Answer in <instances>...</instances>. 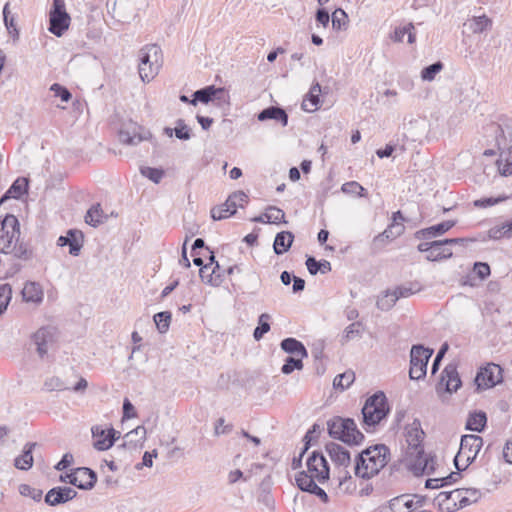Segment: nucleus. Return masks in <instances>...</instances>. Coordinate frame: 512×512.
I'll list each match as a JSON object with an SVG mask.
<instances>
[{"instance_id": "nucleus-1", "label": "nucleus", "mask_w": 512, "mask_h": 512, "mask_svg": "<svg viewBox=\"0 0 512 512\" xmlns=\"http://www.w3.org/2000/svg\"><path fill=\"white\" fill-rule=\"evenodd\" d=\"M389 457V448L384 444L371 446L356 457L354 473L362 479H370L387 465Z\"/></svg>"}, {"instance_id": "nucleus-2", "label": "nucleus", "mask_w": 512, "mask_h": 512, "mask_svg": "<svg viewBox=\"0 0 512 512\" xmlns=\"http://www.w3.org/2000/svg\"><path fill=\"white\" fill-rule=\"evenodd\" d=\"M488 130L494 134L501 173L503 175L512 174V118H501L499 122L491 123Z\"/></svg>"}, {"instance_id": "nucleus-3", "label": "nucleus", "mask_w": 512, "mask_h": 512, "mask_svg": "<svg viewBox=\"0 0 512 512\" xmlns=\"http://www.w3.org/2000/svg\"><path fill=\"white\" fill-rule=\"evenodd\" d=\"M327 431L331 438L350 446L359 445L364 440L363 433L352 418L332 417L327 421Z\"/></svg>"}, {"instance_id": "nucleus-4", "label": "nucleus", "mask_w": 512, "mask_h": 512, "mask_svg": "<svg viewBox=\"0 0 512 512\" xmlns=\"http://www.w3.org/2000/svg\"><path fill=\"white\" fill-rule=\"evenodd\" d=\"M389 410L387 398L382 391H378L370 396L362 408L363 423L366 426V430L370 427H375L386 418Z\"/></svg>"}, {"instance_id": "nucleus-5", "label": "nucleus", "mask_w": 512, "mask_h": 512, "mask_svg": "<svg viewBox=\"0 0 512 512\" xmlns=\"http://www.w3.org/2000/svg\"><path fill=\"white\" fill-rule=\"evenodd\" d=\"M482 445L483 439L478 435L462 436L459 451L454 458L456 469L465 470L476 459Z\"/></svg>"}, {"instance_id": "nucleus-6", "label": "nucleus", "mask_w": 512, "mask_h": 512, "mask_svg": "<svg viewBox=\"0 0 512 512\" xmlns=\"http://www.w3.org/2000/svg\"><path fill=\"white\" fill-rule=\"evenodd\" d=\"M306 466L307 471L299 473H305L313 482L324 484L329 480L330 467L322 452L313 451L306 460Z\"/></svg>"}, {"instance_id": "nucleus-7", "label": "nucleus", "mask_w": 512, "mask_h": 512, "mask_svg": "<svg viewBox=\"0 0 512 512\" xmlns=\"http://www.w3.org/2000/svg\"><path fill=\"white\" fill-rule=\"evenodd\" d=\"M433 352V349L420 344L412 346L410 352V379L420 380L426 376L427 364Z\"/></svg>"}, {"instance_id": "nucleus-8", "label": "nucleus", "mask_w": 512, "mask_h": 512, "mask_svg": "<svg viewBox=\"0 0 512 512\" xmlns=\"http://www.w3.org/2000/svg\"><path fill=\"white\" fill-rule=\"evenodd\" d=\"M71 17L66 11L64 0H53L49 12V32L56 37H61L70 26Z\"/></svg>"}, {"instance_id": "nucleus-9", "label": "nucleus", "mask_w": 512, "mask_h": 512, "mask_svg": "<svg viewBox=\"0 0 512 512\" xmlns=\"http://www.w3.org/2000/svg\"><path fill=\"white\" fill-rule=\"evenodd\" d=\"M20 237V224L16 216L7 214L0 219V253H9L12 243Z\"/></svg>"}, {"instance_id": "nucleus-10", "label": "nucleus", "mask_w": 512, "mask_h": 512, "mask_svg": "<svg viewBox=\"0 0 512 512\" xmlns=\"http://www.w3.org/2000/svg\"><path fill=\"white\" fill-rule=\"evenodd\" d=\"M57 329L53 326L39 328L31 337L39 358L44 359L57 342Z\"/></svg>"}, {"instance_id": "nucleus-11", "label": "nucleus", "mask_w": 512, "mask_h": 512, "mask_svg": "<svg viewBox=\"0 0 512 512\" xmlns=\"http://www.w3.org/2000/svg\"><path fill=\"white\" fill-rule=\"evenodd\" d=\"M503 380L502 368L495 363H489L481 368L476 377L477 390H485L496 386Z\"/></svg>"}, {"instance_id": "nucleus-12", "label": "nucleus", "mask_w": 512, "mask_h": 512, "mask_svg": "<svg viewBox=\"0 0 512 512\" xmlns=\"http://www.w3.org/2000/svg\"><path fill=\"white\" fill-rule=\"evenodd\" d=\"M197 102L204 104L216 102L218 106H223L229 103V95L224 88L210 85L194 92L191 104L196 105Z\"/></svg>"}, {"instance_id": "nucleus-13", "label": "nucleus", "mask_w": 512, "mask_h": 512, "mask_svg": "<svg viewBox=\"0 0 512 512\" xmlns=\"http://www.w3.org/2000/svg\"><path fill=\"white\" fill-rule=\"evenodd\" d=\"M423 502L424 499L417 495H400L391 499L388 505L380 509V512H410L411 509L421 508Z\"/></svg>"}, {"instance_id": "nucleus-14", "label": "nucleus", "mask_w": 512, "mask_h": 512, "mask_svg": "<svg viewBox=\"0 0 512 512\" xmlns=\"http://www.w3.org/2000/svg\"><path fill=\"white\" fill-rule=\"evenodd\" d=\"M408 454L411 457L414 456V460L411 461L410 465L415 475H430L434 472L436 464L435 458L426 454L423 448L419 450L408 451Z\"/></svg>"}, {"instance_id": "nucleus-15", "label": "nucleus", "mask_w": 512, "mask_h": 512, "mask_svg": "<svg viewBox=\"0 0 512 512\" xmlns=\"http://www.w3.org/2000/svg\"><path fill=\"white\" fill-rule=\"evenodd\" d=\"M462 385L460 376L455 364H448L441 373L440 381L437 385V391L444 390L451 394L456 392Z\"/></svg>"}, {"instance_id": "nucleus-16", "label": "nucleus", "mask_w": 512, "mask_h": 512, "mask_svg": "<svg viewBox=\"0 0 512 512\" xmlns=\"http://www.w3.org/2000/svg\"><path fill=\"white\" fill-rule=\"evenodd\" d=\"M325 450L335 466L347 468L350 465V452L342 445L335 442H329L325 445Z\"/></svg>"}, {"instance_id": "nucleus-17", "label": "nucleus", "mask_w": 512, "mask_h": 512, "mask_svg": "<svg viewBox=\"0 0 512 512\" xmlns=\"http://www.w3.org/2000/svg\"><path fill=\"white\" fill-rule=\"evenodd\" d=\"M424 431L421 427V422L414 419L411 424L405 427V437L408 443V451L419 450L423 448L422 442L424 439Z\"/></svg>"}, {"instance_id": "nucleus-18", "label": "nucleus", "mask_w": 512, "mask_h": 512, "mask_svg": "<svg viewBox=\"0 0 512 512\" xmlns=\"http://www.w3.org/2000/svg\"><path fill=\"white\" fill-rule=\"evenodd\" d=\"M77 496V492L67 486H59L54 487L50 489L46 496H45V502L50 506H56L59 504H64L72 499H74Z\"/></svg>"}, {"instance_id": "nucleus-19", "label": "nucleus", "mask_w": 512, "mask_h": 512, "mask_svg": "<svg viewBox=\"0 0 512 512\" xmlns=\"http://www.w3.org/2000/svg\"><path fill=\"white\" fill-rule=\"evenodd\" d=\"M225 271L221 270L218 262L212 267V263H207L199 270L201 280L211 286H219L224 281Z\"/></svg>"}, {"instance_id": "nucleus-20", "label": "nucleus", "mask_w": 512, "mask_h": 512, "mask_svg": "<svg viewBox=\"0 0 512 512\" xmlns=\"http://www.w3.org/2000/svg\"><path fill=\"white\" fill-rule=\"evenodd\" d=\"M295 481L300 490L316 495L323 502L328 501V495L317 485L318 482H313V479L307 477L305 473H298L295 477Z\"/></svg>"}, {"instance_id": "nucleus-21", "label": "nucleus", "mask_w": 512, "mask_h": 512, "mask_svg": "<svg viewBox=\"0 0 512 512\" xmlns=\"http://www.w3.org/2000/svg\"><path fill=\"white\" fill-rule=\"evenodd\" d=\"M75 485L82 490L92 489L97 481V475L95 471L87 467H80L75 469Z\"/></svg>"}, {"instance_id": "nucleus-22", "label": "nucleus", "mask_w": 512, "mask_h": 512, "mask_svg": "<svg viewBox=\"0 0 512 512\" xmlns=\"http://www.w3.org/2000/svg\"><path fill=\"white\" fill-rule=\"evenodd\" d=\"M83 235L80 231L69 230L65 236H60L57 240L59 246H69V253L78 256L82 248Z\"/></svg>"}, {"instance_id": "nucleus-23", "label": "nucleus", "mask_w": 512, "mask_h": 512, "mask_svg": "<svg viewBox=\"0 0 512 512\" xmlns=\"http://www.w3.org/2000/svg\"><path fill=\"white\" fill-rule=\"evenodd\" d=\"M404 231V226L401 223H391L382 233L378 234L373 239V246L375 248H382L385 241L395 239L400 236Z\"/></svg>"}, {"instance_id": "nucleus-24", "label": "nucleus", "mask_w": 512, "mask_h": 512, "mask_svg": "<svg viewBox=\"0 0 512 512\" xmlns=\"http://www.w3.org/2000/svg\"><path fill=\"white\" fill-rule=\"evenodd\" d=\"M259 121L275 120L281 123L283 127L288 125V114L286 111L278 106H269L263 109L258 115Z\"/></svg>"}, {"instance_id": "nucleus-25", "label": "nucleus", "mask_w": 512, "mask_h": 512, "mask_svg": "<svg viewBox=\"0 0 512 512\" xmlns=\"http://www.w3.org/2000/svg\"><path fill=\"white\" fill-rule=\"evenodd\" d=\"M455 224H456L455 220L444 221L439 224L430 226L428 228L421 229V230L417 231L415 235L417 238L438 237V236L446 233L447 231H449L452 227L455 226Z\"/></svg>"}, {"instance_id": "nucleus-26", "label": "nucleus", "mask_w": 512, "mask_h": 512, "mask_svg": "<svg viewBox=\"0 0 512 512\" xmlns=\"http://www.w3.org/2000/svg\"><path fill=\"white\" fill-rule=\"evenodd\" d=\"M22 298L25 302L39 304L43 301V290L39 283L28 281L25 283L22 291Z\"/></svg>"}, {"instance_id": "nucleus-27", "label": "nucleus", "mask_w": 512, "mask_h": 512, "mask_svg": "<svg viewBox=\"0 0 512 512\" xmlns=\"http://www.w3.org/2000/svg\"><path fill=\"white\" fill-rule=\"evenodd\" d=\"M281 349L291 355H295L296 357L306 358L308 357V351L303 345V343L296 338L288 337L281 341L280 343Z\"/></svg>"}, {"instance_id": "nucleus-28", "label": "nucleus", "mask_w": 512, "mask_h": 512, "mask_svg": "<svg viewBox=\"0 0 512 512\" xmlns=\"http://www.w3.org/2000/svg\"><path fill=\"white\" fill-rule=\"evenodd\" d=\"M153 59L161 61V49L159 46L153 44L142 48L139 52V70L146 71L147 64L151 63Z\"/></svg>"}, {"instance_id": "nucleus-29", "label": "nucleus", "mask_w": 512, "mask_h": 512, "mask_svg": "<svg viewBox=\"0 0 512 512\" xmlns=\"http://www.w3.org/2000/svg\"><path fill=\"white\" fill-rule=\"evenodd\" d=\"M37 443L28 442L25 444L21 455L15 458L14 465L20 470H29L33 466V450Z\"/></svg>"}, {"instance_id": "nucleus-30", "label": "nucleus", "mask_w": 512, "mask_h": 512, "mask_svg": "<svg viewBox=\"0 0 512 512\" xmlns=\"http://www.w3.org/2000/svg\"><path fill=\"white\" fill-rule=\"evenodd\" d=\"M294 240V235L289 231H282L276 234L273 249L275 254L282 255L287 252Z\"/></svg>"}, {"instance_id": "nucleus-31", "label": "nucleus", "mask_w": 512, "mask_h": 512, "mask_svg": "<svg viewBox=\"0 0 512 512\" xmlns=\"http://www.w3.org/2000/svg\"><path fill=\"white\" fill-rule=\"evenodd\" d=\"M9 253L17 259L23 261H29L34 256V251L29 243L20 240V237L16 239L14 246H11Z\"/></svg>"}, {"instance_id": "nucleus-32", "label": "nucleus", "mask_w": 512, "mask_h": 512, "mask_svg": "<svg viewBox=\"0 0 512 512\" xmlns=\"http://www.w3.org/2000/svg\"><path fill=\"white\" fill-rule=\"evenodd\" d=\"M453 255L451 248L445 247V245L438 241H432L431 250L429 254L426 255V259L428 261H439L442 259H448Z\"/></svg>"}, {"instance_id": "nucleus-33", "label": "nucleus", "mask_w": 512, "mask_h": 512, "mask_svg": "<svg viewBox=\"0 0 512 512\" xmlns=\"http://www.w3.org/2000/svg\"><path fill=\"white\" fill-rule=\"evenodd\" d=\"M28 182L26 179H17L13 182L7 192L0 199V203L8 198L19 199L24 193L27 192Z\"/></svg>"}, {"instance_id": "nucleus-34", "label": "nucleus", "mask_w": 512, "mask_h": 512, "mask_svg": "<svg viewBox=\"0 0 512 512\" xmlns=\"http://www.w3.org/2000/svg\"><path fill=\"white\" fill-rule=\"evenodd\" d=\"M306 266L311 275H316L318 272L326 274L331 271V263L327 260H316L314 257L309 256L306 259Z\"/></svg>"}, {"instance_id": "nucleus-35", "label": "nucleus", "mask_w": 512, "mask_h": 512, "mask_svg": "<svg viewBox=\"0 0 512 512\" xmlns=\"http://www.w3.org/2000/svg\"><path fill=\"white\" fill-rule=\"evenodd\" d=\"M487 417L482 411L474 412L469 415L466 422V429L470 431L481 432L486 425Z\"/></svg>"}, {"instance_id": "nucleus-36", "label": "nucleus", "mask_w": 512, "mask_h": 512, "mask_svg": "<svg viewBox=\"0 0 512 512\" xmlns=\"http://www.w3.org/2000/svg\"><path fill=\"white\" fill-rule=\"evenodd\" d=\"M120 437V432L116 431L114 428H109L106 431V436L104 440L97 439L94 442V448L99 451H104L113 446L115 441Z\"/></svg>"}, {"instance_id": "nucleus-37", "label": "nucleus", "mask_w": 512, "mask_h": 512, "mask_svg": "<svg viewBox=\"0 0 512 512\" xmlns=\"http://www.w3.org/2000/svg\"><path fill=\"white\" fill-rule=\"evenodd\" d=\"M103 218V210L101 209V205L97 203L87 211L85 215V222L92 227H97L103 222Z\"/></svg>"}, {"instance_id": "nucleus-38", "label": "nucleus", "mask_w": 512, "mask_h": 512, "mask_svg": "<svg viewBox=\"0 0 512 512\" xmlns=\"http://www.w3.org/2000/svg\"><path fill=\"white\" fill-rule=\"evenodd\" d=\"M119 141L126 145H138L140 142L147 140L148 137L146 135H141L136 133L129 132L128 130L121 129L119 131Z\"/></svg>"}, {"instance_id": "nucleus-39", "label": "nucleus", "mask_w": 512, "mask_h": 512, "mask_svg": "<svg viewBox=\"0 0 512 512\" xmlns=\"http://www.w3.org/2000/svg\"><path fill=\"white\" fill-rule=\"evenodd\" d=\"M270 315L267 313H262L258 318V326L255 328L253 332V337L256 341H259L263 338V336L270 331Z\"/></svg>"}, {"instance_id": "nucleus-40", "label": "nucleus", "mask_w": 512, "mask_h": 512, "mask_svg": "<svg viewBox=\"0 0 512 512\" xmlns=\"http://www.w3.org/2000/svg\"><path fill=\"white\" fill-rule=\"evenodd\" d=\"M172 314L169 311L156 313L153 317L156 327L160 333H166L170 327Z\"/></svg>"}, {"instance_id": "nucleus-41", "label": "nucleus", "mask_w": 512, "mask_h": 512, "mask_svg": "<svg viewBox=\"0 0 512 512\" xmlns=\"http://www.w3.org/2000/svg\"><path fill=\"white\" fill-rule=\"evenodd\" d=\"M355 380V374L352 371H346L342 374H339L335 377L333 381V386L336 389L345 390L350 387V385Z\"/></svg>"}, {"instance_id": "nucleus-42", "label": "nucleus", "mask_w": 512, "mask_h": 512, "mask_svg": "<svg viewBox=\"0 0 512 512\" xmlns=\"http://www.w3.org/2000/svg\"><path fill=\"white\" fill-rule=\"evenodd\" d=\"M347 18L348 16L343 9H336L331 16L333 29L338 31L345 30L347 27Z\"/></svg>"}, {"instance_id": "nucleus-43", "label": "nucleus", "mask_w": 512, "mask_h": 512, "mask_svg": "<svg viewBox=\"0 0 512 512\" xmlns=\"http://www.w3.org/2000/svg\"><path fill=\"white\" fill-rule=\"evenodd\" d=\"M492 21L490 18H488L486 15L474 17L471 20L470 28L473 33H482L483 31L487 30L489 27H491Z\"/></svg>"}, {"instance_id": "nucleus-44", "label": "nucleus", "mask_w": 512, "mask_h": 512, "mask_svg": "<svg viewBox=\"0 0 512 512\" xmlns=\"http://www.w3.org/2000/svg\"><path fill=\"white\" fill-rule=\"evenodd\" d=\"M284 217L285 213L282 209L275 206H268L266 208L265 218L267 222L271 224L286 223Z\"/></svg>"}, {"instance_id": "nucleus-45", "label": "nucleus", "mask_w": 512, "mask_h": 512, "mask_svg": "<svg viewBox=\"0 0 512 512\" xmlns=\"http://www.w3.org/2000/svg\"><path fill=\"white\" fill-rule=\"evenodd\" d=\"M396 301L397 296H395L393 292L387 291L385 294L378 297L376 305L378 309L388 311L395 305Z\"/></svg>"}, {"instance_id": "nucleus-46", "label": "nucleus", "mask_w": 512, "mask_h": 512, "mask_svg": "<svg viewBox=\"0 0 512 512\" xmlns=\"http://www.w3.org/2000/svg\"><path fill=\"white\" fill-rule=\"evenodd\" d=\"M161 66V61L153 59V61L146 66V71L139 70V75L144 82L151 81L158 73Z\"/></svg>"}, {"instance_id": "nucleus-47", "label": "nucleus", "mask_w": 512, "mask_h": 512, "mask_svg": "<svg viewBox=\"0 0 512 512\" xmlns=\"http://www.w3.org/2000/svg\"><path fill=\"white\" fill-rule=\"evenodd\" d=\"M465 492H467V494H462L460 503L458 504L460 508H464L472 503L477 502L481 497L480 490L475 488H466Z\"/></svg>"}, {"instance_id": "nucleus-48", "label": "nucleus", "mask_w": 512, "mask_h": 512, "mask_svg": "<svg viewBox=\"0 0 512 512\" xmlns=\"http://www.w3.org/2000/svg\"><path fill=\"white\" fill-rule=\"evenodd\" d=\"M303 358L300 357H287L285 363L281 367V372L285 375L291 374L294 370H301L303 368Z\"/></svg>"}, {"instance_id": "nucleus-49", "label": "nucleus", "mask_w": 512, "mask_h": 512, "mask_svg": "<svg viewBox=\"0 0 512 512\" xmlns=\"http://www.w3.org/2000/svg\"><path fill=\"white\" fill-rule=\"evenodd\" d=\"M443 69V64L440 61H437L425 68L421 71V78L424 81H432L435 79L436 75Z\"/></svg>"}, {"instance_id": "nucleus-50", "label": "nucleus", "mask_w": 512, "mask_h": 512, "mask_svg": "<svg viewBox=\"0 0 512 512\" xmlns=\"http://www.w3.org/2000/svg\"><path fill=\"white\" fill-rule=\"evenodd\" d=\"M248 200V196L243 191H236L232 193L226 202L224 203V206H229L232 208L242 207L243 203H246Z\"/></svg>"}, {"instance_id": "nucleus-51", "label": "nucleus", "mask_w": 512, "mask_h": 512, "mask_svg": "<svg viewBox=\"0 0 512 512\" xmlns=\"http://www.w3.org/2000/svg\"><path fill=\"white\" fill-rule=\"evenodd\" d=\"M301 107L306 112H314L320 107V98L317 94L309 93L303 99Z\"/></svg>"}, {"instance_id": "nucleus-52", "label": "nucleus", "mask_w": 512, "mask_h": 512, "mask_svg": "<svg viewBox=\"0 0 512 512\" xmlns=\"http://www.w3.org/2000/svg\"><path fill=\"white\" fill-rule=\"evenodd\" d=\"M235 213H236V208L224 206V204L211 209V217L214 220H222V219H225V218H228V217L234 215Z\"/></svg>"}, {"instance_id": "nucleus-53", "label": "nucleus", "mask_w": 512, "mask_h": 512, "mask_svg": "<svg viewBox=\"0 0 512 512\" xmlns=\"http://www.w3.org/2000/svg\"><path fill=\"white\" fill-rule=\"evenodd\" d=\"M12 298V289L9 284L0 285V315L4 313Z\"/></svg>"}, {"instance_id": "nucleus-54", "label": "nucleus", "mask_w": 512, "mask_h": 512, "mask_svg": "<svg viewBox=\"0 0 512 512\" xmlns=\"http://www.w3.org/2000/svg\"><path fill=\"white\" fill-rule=\"evenodd\" d=\"M444 496H446V492H440L437 497L435 498V501L437 502V505L439 506V509L441 511L445 512H454L457 510V505L452 502L450 499H445Z\"/></svg>"}, {"instance_id": "nucleus-55", "label": "nucleus", "mask_w": 512, "mask_h": 512, "mask_svg": "<svg viewBox=\"0 0 512 512\" xmlns=\"http://www.w3.org/2000/svg\"><path fill=\"white\" fill-rule=\"evenodd\" d=\"M141 174L152 182L158 184L164 176V171L162 169L153 167H142Z\"/></svg>"}, {"instance_id": "nucleus-56", "label": "nucleus", "mask_w": 512, "mask_h": 512, "mask_svg": "<svg viewBox=\"0 0 512 512\" xmlns=\"http://www.w3.org/2000/svg\"><path fill=\"white\" fill-rule=\"evenodd\" d=\"M174 134L179 140H189L191 138V130L185 124L183 119H178L176 121Z\"/></svg>"}, {"instance_id": "nucleus-57", "label": "nucleus", "mask_w": 512, "mask_h": 512, "mask_svg": "<svg viewBox=\"0 0 512 512\" xmlns=\"http://www.w3.org/2000/svg\"><path fill=\"white\" fill-rule=\"evenodd\" d=\"M19 493L22 496L30 497L35 501H40L42 498V490L31 487L28 484H21L19 486Z\"/></svg>"}, {"instance_id": "nucleus-58", "label": "nucleus", "mask_w": 512, "mask_h": 512, "mask_svg": "<svg viewBox=\"0 0 512 512\" xmlns=\"http://www.w3.org/2000/svg\"><path fill=\"white\" fill-rule=\"evenodd\" d=\"M44 388L47 391H63L67 386L59 377L53 376L45 380Z\"/></svg>"}, {"instance_id": "nucleus-59", "label": "nucleus", "mask_w": 512, "mask_h": 512, "mask_svg": "<svg viewBox=\"0 0 512 512\" xmlns=\"http://www.w3.org/2000/svg\"><path fill=\"white\" fill-rule=\"evenodd\" d=\"M506 199V196L481 198L474 201V206L478 208H487L503 202Z\"/></svg>"}, {"instance_id": "nucleus-60", "label": "nucleus", "mask_w": 512, "mask_h": 512, "mask_svg": "<svg viewBox=\"0 0 512 512\" xmlns=\"http://www.w3.org/2000/svg\"><path fill=\"white\" fill-rule=\"evenodd\" d=\"M50 90L54 92L56 97H60L63 102H68L72 98L71 92L64 86L54 83L51 85Z\"/></svg>"}, {"instance_id": "nucleus-61", "label": "nucleus", "mask_w": 512, "mask_h": 512, "mask_svg": "<svg viewBox=\"0 0 512 512\" xmlns=\"http://www.w3.org/2000/svg\"><path fill=\"white\" fill-rule=\"evenodd\" d=\"M360 328H361V323L360 322L351 323L350 325H348L345 328L344 334H343V339L345 341H349V340H352V339H354L356 337H360V335H361Z\"/></svg>"}, {"instance_id": "nucleus-62", "label": "nucleus", "mask_w": 512, "mask_h": 512, "mask_svg": "<svg viewBox=\"0 0 512 512\" xmlns=\"http://www.w3.org/2000/svg\"><path fill=\"white\" fill-rule=\"evenodd\" d=\"M473 271L481 280L486 279L491 273L490 266L485 262H475Z\"/></svg>"}, {"instance_id": "nucleus-63", "label": "nucleus", "mask_w": 512, "mask_h": 512, "mask_svg": "<svg viewBox=\"0 0 512 512\" xmlns=\"http://www.w3.org/2000/svg\"><path fill=\"white\" fill-rule=\"evenodd\" d=\"M506 227V223H504L502 226H496L489 230V237L492 239H501L503 237L510 238V235L508 234Z\"/></svg>"}, {"instance_id": "nucleus-64", "label": "nucleus", "mask_w": 512, "mask_h": 512, "mask_svg": "<svg viewBox=\"0 0 512 512\" xmlns=\"http://www.w3.org/2000/svg\"><path fill=\"white\" fill-rule=\"evenodd\" d=\"M414 25L412 23H408L407 25L403 26V27H398L394 30V33L393 35L391 36V39L394 41V42H402L403 41V38L404 36L406 35V32L408 30H414Z\"/></svg>"}]
</instances>
